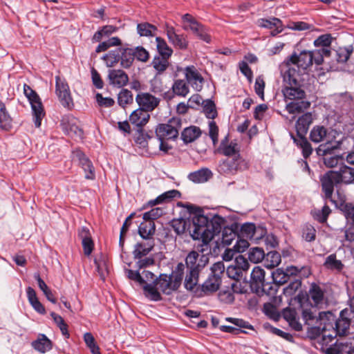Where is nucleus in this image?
Wrapping results in <instances>:
<instances>
[{
  "mask_svg": "<svg viewBox=\"0 0 354 354\" xmlns=\"http://www.w3.org/2000/svg\"><path fill=\"white\" fill-rule=\"evenodd\" d=\"M223 219L218 216H214L210 223L203 215L192 218L189 231L192 238L199 243L196 246L197 251L192 250L186 257L187 273L185 278L184 286L187 290L194 291L199 297L217 291L221 284V278L225 271L223 261L212 265L207 279L201 285H198L199 274L209 262V255H217L219 245L217 241H212L214 236L220 232Z\"/></svg>",
  "mask_w": 354,
  "mask_h": 354,
  "instance_id": "1",
  "label": "nucleus"
},
{
  "mask_svg": "<svg viewBox=\"0 0 354 354\" xmlns=\"http://www.w3.org/2000/svg\"><path fill=\"white\" fill-rule=\"evenodd\" d=\"M320 183L324 199L336 205L333 198L334 188L339 189L343 185L354 183V169L342 164L336 170L325 172L320 177Z\"/></svg>",
  "mask_w": 354,
  "mask_h": 354,
  "instance_id": "2",
  "label": "nucleus"
},
{
  "mask_svg": "<svg viewBox=\"0 0 354 354\" xmlns=\"http://www.w3.org/2000/svg\"><path fill=\"white\" fill-rule=\"evenodd\" d=\"M301 315L306 325L321 330L322 335L324 330L332 328L331 321H333V314L330 311L320 312L317 315L316 310L311 307L303 308Z\"/></svg>",
  "mask_w": 354,
  "mask_h": 354,
  "instance_id": "3",
  "label": "nucleus"
},
{
  "mask_svg": "<svg viewBox=\"0 0 354 354\" xmlns=\"http://www.w3.org/2000/svg\"><path fill=\"white\" fill-rule=\"evenodd\" d=\"M351 312L348 308H345L340 312L339 317L336 319L333 315V321H331V328H328L323 333V338L328 337L330 341L333 340L337 335H344L349 329L351 319Z\"/></svg>",
  "mask_w": 354,
  "mask_h": 354,
  "instance_id": "4",
  "label": "nucleus"
},
{
  "mask_svg": "<svg viewBox=\"0 0 354 354\" xmlns=\"http://www.w3.org/2000/svg\"><path fill=\"white\" fill-rule=\"evenodd\" d=\"M249 168L248 162L241 158L240 154L232 158L222 160L218 165V171L223 175H234L238 171H243Z\"/></svg>",
  "mask_w": 354,
  "mask_h": 354,
  "instance_id": "5",
  "label": "nucleus"
},
{
  "mask_svg": "<svg viewBox=\"0 0 354 354\" xmlns=\"http://www.w3.org/2000/svg\"><path fill=\"white\" fill-rule=\"evenodd\" d=\"M250 287L258 294L272 295L276 292V290L273 289L270 283L265 282V271L259 266H255L252 271Z\"/></svg>",
  "mask_w": 354,
  "mask_h": 354,
  "instance_id": "6",
  "label": "nucleus"
},
{
  "mask_svg": "<svg viewBox=\"0 0 354 354\" xmlns=\"http://www.w3.org/2000/svg\"><path fill=\"white\" fill-rule=\"evenodd\" d=\"M24 93L31 105L35 126L39 128L45 115L41 99L37 93L27 84L24 86Z\"/></svg>",
  "mask_w": 354,
  "mask_h": 354,
  "instance_id": "7",
  "label": "nucleus"
},
{
  "mask_svg": "<svg viewBox=\"0 0 354 354\" xmlns=\"http://www.w3.org/2000/svg\"><path fill=\"white\" fill-rule=\"evenodd\" d=\"M182 127L179 118H172L167 123L159 124L156 128V135L159 140H174L178 136Z\"/></svg>",
  "mask_w": 354,
  "mask_h": 354,
  "instance_id": "8",
  "label": "nucleus"
},
{
  "mask_svg": "<svg viewBox=\"0 0 354 354\" xmlns=\"http://www.w3.org/2000/svg\"><path fill=\"white\" fill-rule=\"evenodd\" d=\"M55 93L64 107L68 109H73L74 104L69 86L66 80L59 76L55 77Z\"/></svg>",
  "mask_w": 354,
  "mask_h": 354,
  "instance_id": "9",
  "label": "nucleus"
},
{
  "mask_svg": "<svg viewBox=\"0 0 354 354\" xmlns=\"http://www.w3.org/2000/svg\"><path fill=\"white\" fill-rule=\"evenodd\" d=\"M199 215L200 214L195 215L193 216V218L195 216H199ZM202 215L203 216V214H202ZM215 216H219V215H218V214H214L212 216L211 215L210 217L204 215L205 217L208 218V223H210V221L212 220V218ZM220 217H221V216H220ZM221 218L223 219V222L222 224V227L221 229V231H220V232L216 234L214 236L213 240L212 239V241H211V243H212V241L218 242V245H219V248H218L219 250H220V246L221 244L223 245V247L228 246L232 244V241L236 238L238 237L237 233L232 227H223V225L225 223V219L222 216H221Z\"/></svg>",
  "mask_w": 354,
  "mask_h": 354,
  "instance_id": "10",
  "label": "nucleus"
},
{
  "mask_svg": "<svg viewBox=\"0 0 354 354\" xmlns=\"http://www.w3.org/2000/svg\"><path fill=\"white\" fill-rule=\"evenodd\" d=\"M312 56L310 51L303 50L299 55L296 53L292 55L289 61L301 73L305 74L307 73L308 68L313 65Z\"/></svg>",
  "mask_w": 354,
  "mask_h": 354,
  "instance_id": "11",
  "label": "nucleus"
},
{
  "mask_svg": "<svg viewBox=\"0 0 354 354\" xmlns=\"http://www.w3.org/2000/svg\"><path fill=\"white\" fill-rule=\"evenodd\" d=\"M185 77L189 84L196 91H200L203 86L204 79L194 66H188L184 69Z\"/></svg>",
  "mask_w": 354,
  "mask_h": 354,
  "instance_id": "12",
  "label": "nucleus"
},
{
  "mask_svg": "<svg viewBox=\"0 0 354 354\" xmlns=\"http://www.w3.org/2000/svg\"><path fill=\"white\" fill-rule=\"evenodd\" d=\"M136 101L142 109L147 113L153 111L159 104L160 100L149 93H140L136 97Z\"/></svg>",
  "mask_w": 354,
  "mask_h": 354,
  "instance_id": "13",
  "label": "nucleus"
},
{
  "mask_svg": "<svg viewBox=\"0 0 354 354\" xmlns=\"http://www.w3.org/2000/svg\"><path fill=\"white\" fill-rule=\"evenodd\" d=\"M283 80L288 86H299V78L303 75L301 71L293 66L291 64L288 63L281 71Z\"/></svg>",
  "mask_w": 354,
  "mask_h": 354,
  "instance_id": "14",
  "label": "nucleus"
},
{
  "mask_svg": "<svg viewBox=\"0 0 354 354\" xmlns=\"http://www.w3.org/2000/svg\"><path fill=\"white\" fill-rule=\"evenodd\" d=\"M310 139L315 143L326 142L325 145H332L330 133L328 131V129L324 126H314L310 132Z\"/></svg>",
  "mask_w": 354,
  "mask_h": 354,
  "instance_id": "15",
  "label": "nucleus"
},
{
  "mask_svg": "<svg viewBox=\"0 0 354 354\" xmlns=\"http://www.w3.org/2000/svg\"><path fill=\"white\" fill-rule=\"evenodd\" d=\"M150 118V114L142 109H137L131 113L129 116V122L136 128L138 132H142L143 127L145 126Z\"/></svg>",
  "mask_w": 354,
  "mask_h": 354,
  "instance_id": "16",
  "label": "nucleus"
},
{
  "mask_svg": "<svg viewBox=\"0 0 354 354\" xmlns=\"http://www.w3.org/2000/svg\"><path fill=\"white\" fill-rule=\"evenodd\" d=\"M257 25L261 28L271 29V35L272 36H276L283 30V26L281 20L277 17L259 19L257 21Z\"/></svg>",
  "mask_w": 354,
  "mask_h": 354,
  "instance_id": "17",
  "label": "nucleus"
},
{
  "mask_svg": "<svg viewBox=\"0 0 354 354\" xmlns=\"http://www.w3.org/2000/svg\"><path fill=\"white\" fill-rule=\"evenodd\" d=\"M158 290L165 295H170L172 292L178 290L177 286L174 285V281L171 277L166 274H161L158 278L154 281Z\"/></svg>",
  "mask_w": 354,
  "mask_h": 354,
  "instance_id": "18",
  "label": "nucleus"
},
{
  "mask_svg": "<svg viewBox=\"0 0 354 354\" xmlns=\"http://www.w3.org/2000/svg\"><path fill=\"white\" fill-rule=\"evenodd\" d=\"M309 297L315 306H321L327 302L325 290L315 283H313L309 289Z\"/></svg>",
  "mask_w": 354,
  "mask_h": 354,
  "instance_id": "19",
  "label": "nucleus"
},
{
  "mask_svg": "<svg viewBox=\"0 0 354 354\" xmlns=\"http://www.w3.org/2000/svg\"><path fill=\"white\" fill-rule=\"evenodd\" d=\"M109 84L113 86L121 88L127 85L129 82L127 74L120 69H113L109 71Z\"/></svg>",
  "mask_w": 354,
  "mask_h": 354,
  "instance_id": "20",
  "label": "nucleus"
},
{
  "mask_svg": "<svg viewBox=\"0 0 354 354\" xmlns=\"http://www.w3.org/2000/svg\"><path fill=\"white\" fill-rule=\"evenodd\" d=\"M167 36L170 43L179 49L184 50L187 48L188 42L185 36L176 32L174 28L167 26L166 29Z\"/></svg>",
  "mask_w": 354,
  "mask_h": 354,
  "instance_id": "21",
  "label": "nucleus"
},
{
  "mask_svg": "<svg viewBox=\"0 0 354 354\" xmlns=\"http://www.w3.org/2000/svg\"><path fill=\"white\" fill-rule=\"evenodd\" d=\"M335 149H337V146H326L320 145L317 149V153L319 156H323L324 162L328 167L333 168L337 165L338 158L336 156H327L328 154H330L331 151Z\"/></svg>",
  "mask_w": 354,
  "mask_h": 354,
  "instance_id": "22",
  "label": "nucleus"
},
{
  "mask_svg": "<svg viewBox=\"0 0 354 354\" xmlns=\"http://www.w3.org/2000/svg\"><path fill=\"white\" fill-rule=\"evenodd\" d=\"M313 120V115L310 112L305 113L299 117L295 124L297 136H306Z\"/></svg>",
  "mask_w": 354,
  "mask_h": 354,
  "instance_id": "23",
  "label": "nucleus"
},
{
  "mask_svg": "<svg viewBox=\"0 0 354 354\" xmlns=\"http://www.w3.org/2000/svg\"><path fill=\"white\" fill-rule=\"evenodd\" d=\"M283 317L288 322L289 326L295 331L302 330V324L295 308H286L283 310Z\"/></svg>",
  "mask_w": 354,
  "mask_h": 354,
  "instance_id": "24",
  "label": "nucleus"
},
{
  "mask_svg": "<svg viewBox=\"0 0 354 354\" xmlns=\"http://www.w3.org/2000/svg\"><path fill=\"white\" fill-rule=\"evenodd\" d=\"M217 152L223 154L227 157H236V155L240 154L239 149L238 148V145L235 142H230L228 143V138L226 136L223 140H222L218 148L217 149Z\"/></svg>",
  "mask_w": 354,
  "mask_h": 354,
  "instance_id": "25",
  "label": "nucleus"
},
{
  "mask_svg": "<svg viewBox=\"0 0 354 354\" xmlns=\"http://www.w3.org/2000/svg\"><path fill=\"white\" fill-rule=\"evenodd\" d=\"M154 241L149 240L145 243H138L134 246L133 251V257L136 259H140L147 256L153 248Z\"/></svg>",
  "mask_w": 354,
  "mask_h": 354,
  "instance_id": "26",
  "label": "nucleus"
},
{
  "mask_svg": "<svg viewBox=\"0 0 354 354\" xmlns=\"http://www.w3.org/2000/svg\"><path fill=\"white\" fill-rule=\"evenodd\" d=\"M283 95L286 100L296 101L306 97L305 91L298 86H286L283 90Z\"/></svg>",
  "mask_w": 354,
  "mask_h": 354,
  "instance_id": "27",
  "label": "nucleus"
},
{
  "mask_svg": "<svg viewBox=\"0 0 354 354\" xmlns=\"http://www.w3.org/2000/svg\"><path fill=\"white\" fill-rule=\"evenodd\" d=\"M310 106V102L303 100L292 101L287 103L286 110L290 114H299L307 110Z\"/></svg>",
  "mask_w": 354,
  "mask_h": 354,
  "instance_id": "28",
  "label": "nucleus"
},
{
  "mask_svg": "<svg viewBox=\"0 0 354 354\" xmlns=\"http://www.w3.org/2000/svg\"><path fill=\"white\" fill-rule=\"evenodd\" d=\"M226 274L229 278L236 281L232 283V289L233 292L236 293L241 292V290L238 287V281L242 278L243 274L241 272V270L232 263L227 267Z\"/></svg>",
  "mask_w": 354,
  "mask_h": 354,
  "instance_id": "29",
  "label": "nucleus"
},
{
  "mask_svg": "<svg viewBox=\"0 0 354 354\" xmlns=\"http://www.w3.org/2000/svg\"><path fill=\"white\" fill-rule=\"evenodd\" d=\"M294 142L301 149L302 155L304 158H308L313 153V148L310 143L308 141L306 136H295L291 134Z\"/></svg>",
  "mask_w": 354,
  "mask_h": 354,
  "instance_id": "30",
  "label": "nucleus"
},
{
  "mask_svg": "<svg viewBox=\"0 0 354 354\" xmlns=\"http://www.w3.org/2000/svg\"><path fill=\"white\" fill-rule=\"evenodd\" d=\"M212 176V172L210 169L202 168L189 174L188 178L195 183H203L207 182Z\"/></svg>",
  "mask_w": 354,
  "mask_h": 354,
  "instance_id": "31",
  "label": "nucleus"
},
{
  "mask_svg": "<svg viewBox=\"0 0 354 354\" xmlns=\"http://www.w3.org/2000/svg\"><path fill=\"white\" fill-rule=\"evenodd\" d=\"M26 294L29 303L34 310L41 315L46 313V309L43 304L39 301L35 290L30 286L26 288Z\"/></svg>",
  "mask_w": 354,
  "mask_h": 354,
  "instance_id": "32",
  "label": "nucleus"
},
{
  "mask_svg": "<svg viewBox=\"0 0 354 354\" xmlns=\"http://www.w3.org/2000/svg\"><path fill=\"white\" fill-rule=\"evenodd\" d=\"M156 231V226L153 221H145L141 223L138 227L140 236L147 241L153 240L152 236Z\"/></svg>",
  "mask_w": 354,
  "mask_h": 354,
  "instance_id": "33",
  "label": "nucleus"
},
{
  "mask_svg": "<svg viewBox=\"0 0 354 354\" xmlns=\"http://www.w3.org/2000/svg\"><path fill=\"white\" fill-rule=\"evenodd\" d=\"M201 135V131L199 127L190 126L185 128L181 133V138L186 143H191L198 138Z\"/></svg>",
  "mask_w": 354,
  "mask_h": 354,
  "instance_id": "34",
  "label": "nucleus"
},
{
  "mask_svg": "<svg viewBox=\"0 0 354 354\" xmlns=\"http://www.w3.org/2000/svg\"><path fill=\"white\" fill-rule=\"evenodd\" d=\"M143 292L145 297L151 301H158L162 299L161 295L157 286L154 283V281L153 283L145 282L143 286Z\"/></svg>",
  "mask_w": 354,
  "mask_h": 354,
  "instance_id": "35",
  "label": "nucleus"
},
{
  "mask_svg": "<svg viewBox=\"0 0 354 354\" xmlns=\"http://www.w3.org/2000/svg\"><path fill=\"white\" fill-rule=\"evenodd\" d=\"M32 346L36 351L44 353L52 348V342L45 335L41 334L32 342Z\"/></svg>",
  "mask_w": 354,
  "mask_h": 354,
  "instance_id": "36",
  "label": "nucleus"
},
{
  "mask_svg": "<svg viewBox=\"0 0 354 354\" xmlns=\"http://www.w3.org/2000/svg\"><path fill=\"white\" fill-rule=\"evenodd\" d=\"M324 266L328 270L337 272H341L344 268L342 262L337 259L335 254H331L326 258Z\"/></svg>",
  "mask_w": 354,
  "mask_h": 354,
  "instance_id": "37",
  "label": "nucleus"
},
{
  "mask_svg": "<svg viewBox=\"0 0 354 354\" xmlns=\"http://www.w3.org/2000/svg\"><path fill=\"white\" fill-rule=\"evenodd\" d=\"M331 50H327L326 48H319L313 51H310L312 57V64L315 63L317 66L322 65L324 63V59L330 57Z\"/></svg>",
  "mask_w": 354,
  "mask_h": 354,
  "instance_id": "38",
  "label": "nucleus"
},
{
  "mask_svg": "<svg viewBox=\"0 0 354 354\" xmlns=\"http://www.w3.org/2000/svg\"><path fill=\"white\" fill-rule=\"evenodd\" d=\"M118 28L112 25L104 26L97 30L92 37V42H100L103 37H109L111 34L117 32Z\"/></svg>",
  "mask_w": 354,
  "mask_h": 354,
  "instance_id": "39",
  "label": "nucleus"
},
{
  "mask_svg": "<svg viewBox=\"0 0 354 354\" xmlns=\"http://www.w3.org/2000/svg\"><path fill=\"white\" fill-rule=\"evenodd\" d=\"M151 64L155 69L156 72V75L157 76L158 75H161L167 69L169 66V59L160 56H155Z\"/></svg>",
  "mask_w": 354,
  "mask_h": 354,
  "instance_id": "40",
  "label": "nucleus"
},
{
  "mask_svg": "<svg viewBox=\"0 0 354 354\" xmlns=\"http://www.w3.org/2000/svg\"><path fill=\"white\" fill-rule=\"evenodd\" d=\"M12 127V118L6 110L4 103L0 100V128L9 130Z\"/></svg>",
  "mask_w": 354,
  "mask_h": 354,
  "instance_id": "41",
  "label": "nucleus"
},
{
  "mask_svg": "<svg viewBox=\"0 0 354 354\" xmlns=\"http://www.w3.org/2000/svg\"><path fill=\"white\" fill-rule=\"evenodd\" d=\"M172 91L174 95L185 97L189 92L187 83L184 80H176L172 85Z\"/></svg>",
  "mask_w": 354,
  "mask_h": 354,
  "instance_id": "42",
  "label": "nucleus"
},
{
  "mask_svg": "<svg viewBox=\"0 0 354 354\" xmlns=\"http://www.w3.org/2000/svg\"><path fill=\"white\" fill-rule=\"evenodd\" d=\"M157 30L156 26L148 22L140 23L137 25V32L140 37H153Z\"/></svg>",
  "mask_w": 354,
  "mask_h": 354,
  "instance_id": "43",
  "label": "nucleus"
},
{
  "mask_svg": "<svg viewBox=\"0 0 354 354\" xmlns=\"http://www.w3.org/2000/svg\"><path fill=\"white\" fill-rule=\"evenodd\" d=\"M185 266H187L186 264L185 265L183 263H178L173 270L171 274L169 275L174 281V285L177 286L178 288L181 285L185 273Z\"/></svg>",
  "mask_w": 354,
  "mask_h": 354,
  "instance_id": "44",
  "label": "nucleus"
},
{
  "mask_svg": "<svg viewBox=\"0 0 354 354\" xmlns=\"http://www.w3.org/2000/svg\"><path fill=\"white\" fill-rule=\"evenodd\" d=\"M156 47L160 57L169 58L173 53V50L170 48L165 40L160 37L156 38Z\"/></svg>",
  "mask_w": 354,
  "mask_h": 354,
  "instance_id": "45",
  "label": "nucleus"
},
{
  "mask_svg": "<svg viewBox=\"0 0 354 354\" xmlns=\"http://www.w3.org/2000/svg\"><path fill=\"white\" fill-rule=\"evenodd\" d=\"M353 347L351 342L343 340L335 343V347L329 349V354H350Z\"/></svg>",
  "mask_w": 354,
  "mask_h": 354,
  "instance_id": "46",
  "label": "nucleus"
},
{
  "mask_svg": "<svg viewBox=\"0 0 354 354\" xmlns=\"http://www.w3.org/2000/svg\"><path fill=\"white\" fill-rule=\"evenodd\" d=\"M192 32L196 35L201 40L205 41L207 44L211 43L212 37L210 35V30L202 24L200 23L198 24V27H196Z\"/></svg>",
  "mask_w": 354,
  "mask_h": 354,
  "instance_id": "47",
  "label": "nucleus"
},
{
  "mask_svg": "<svg viewBox=\"0 0 354 354\" xmlns=\"http://www.w3.org/2000/svg\"><path fill=\"white\" fill-rule=\"evenodd\" d=\"M71 159L73 162H77L82 168L88 166L91 162L85 153L79 149L72 151Z\"/></svg>",
  "mask_w": 354,
  "mask_h": 354,
  "instance_id": "48",
  "label": "nucleus"
},
{
  "mask_svg": "<svg viewBox=\"0 0 354 354\" xmlns=\"http://www.w3.org/2000/svg\"><path fill=\"white\" fill-rule=\"evenodd\" d=\"M257 232V228L254 223H245L242 225L241 227V236L250 240L257 239L258 238L255 236V234Z\"/></svg>",
  "mask_w": 354,
  "mask_h": 354,
  "instance_id": "49",
  "label": "nucleus"
},
{
  "mask_svg": "<svg viewBox=\"0 0 354 354\" xmlns=\"http://www.w3.org/2000/svg\"><path fill=\"white\" fill-rule=\"evenodd\" d=\"M265 266L268 268H274L279 266L281 259L280 254L277 251H271L268 252L264 257Z\"/></svg>",
  "mask_w": 354,
  "mask_h": 354,
  "instance_id": "50",
  "label": "nucleus"
},
{
  "mask_svg": "<svg viewBox=\"0 0 354 354\" xmlns=\"http://www.w3.org/2000/svg\"><path fill=\"white\" fill-rule=\"evenodd\" d=\"M182 21L183 23V28L187 31H193L196 27H198L200 24L192 15L188 13L182 16Z\"/></svg>",
  "mask_w": 354,
  "mask_h": 354,
  "instance_id": "51",
  "label": "nucleus"
},
{
  "mask_svg": "<svg viewBox=\"0 0 354 354\" xmlns=\"http://www.w3.org/2000/svg\"><path fill=\"white\" fill-rule=\"evenodd\" d=\"M332 40L333 37L331 35H322L314 41V45L317 48H326L327 50H330Z\"/></svg>",
  "mask_w": 354,
  "mask_h": 354,
  "instance_id": "52",
  "label": "nucleus"
},
{
  "mask_svg": "<svg viewBox=\"0 0 354 354\" xmlns=\"http://www.w3.org/2000/svg\"><path fill=\"white\" fill-rule=\"evenodd\" d=\"M289 284L283 288V294L286 297H292L301 286L300 278L292 279Z\"/></svg>",
  "mask_w": 354,
  "mask_h": 354,
  "instance_id": "53",
  "label": "nucleus"
},
{
  "mask_svg": "<svg viewBox=\"0 0 354 354\" xmlns=\"http://www.w3.org/2000/svg\"><path fill=\"white\" fill-rule=\"evenodd\" d=\"M353 52L352 46L339 48L337 50L335 51V57L338 63H344L350 57Z\"/></svg>",
  "mask_w": 354,
  "mask_h": 354,
  "instance_id": "54",
  "label": "nucleus"
},
{
  "mask_svg": "<svg viewBox=\"0 0 354 354\" xmlns=\"http://www.w3.org/2000/svg\"><path fill=\"white\" fill-rule=\"evenodd\" d=\"M118 102L119 105L122 107L133 103V97L131 91L128 89H122L118 94Z\"/></svg>",
  "mask_w": 354,
  "mask_h": 354,
  "instance_id": "55",
  "label": "nucleus"
},
{
  "mask_svg": "<svg viewBox=\"0 0 354 354\" xmlns=\"http://www.w3.org/2000/svg\"><path fill=\"white\" fill-rule=\"evenodd\" d=\"M331 210L330 207L325 205L322 209H316L312 212L313 218L319 223H324L326 221Z\"/></svg>",
  "mask_w": 354,
  "mask_h": 354,
  "instance_id": "56",
  "label": "nucleus"
},
{
  "mask_svg": "<svg viewBox=\"0 0 354 354\" xmlns=\"http://www.w3.org/2000/svg\"><path fill=\"white\" fill-rule=\"evenodd\" d=\"M265 253L263 249L259 248H252L248 252L249 260L254 263H257L264 259Z\"/></svg>",
  "mask_w": 354,
  "mask_h": 354,
  "instance_id": "57",
  "label": "nucleus"
},
{
  "mask_svg": "<svg viewBox=\"0 0 354 354\" xmlns=\"http://www.w3.org/2000/svg\"><path fill=\"white\" fill-rule=\"evenodd\" d=\"M108 67H113L120 59V50H114L104 55L102 58Z\"/></svg>",
  "mask_w": 354,
  "mask_h": 354,
  "instance_id": "58",
  "label": "nucleus"
},
{
  "mask_svg": "<svg viewBox=\"0 0 354 354\" xmlns=\"http://www.w3.org/2000/svg\"><path fill=\"white\" fill-rule=\"evenodd\" d=\"M84 340L93 354H100V348L96 344L93 335L91 333H86Z\"/></svg>",
  "mask_w": 354,
  "mask_h": 354,
  "instance_id": "59",
  "label": "nucleus"
},
{
  "mask_svg": "<svg viewBox=\"0 0 354 354\" xmlns=\"http://www.w3.org/2000/svg\"><path fill=\"white\" fill-rule=\"evenodd\" d=\"M340 209L346 220L354 223V204L351 203L341 204Z\"/></svg>",
  "mask_w": 354,
  "mask_h": 354,
  "instance_id": "60",
  "label": "nucleus"
},
{
  "mask_svg": "<svg viewBox=\"0 0 354 354\" xmlns=\"http://www.w3.org/2000/svg\"><path fill=\"white\" fill-rule=\"evenodd\" d=\"M302 238L308 241H313L316 238V230L310 224H306L302 228Z\"/></svg>",
  "mask_w": 354,
  "mask_h": 354,
  "instance_id": "61",
  "label": "nucleus"
},
{
  "mask_svg": "<svg viewBox=\"0 0 354 354\" xmlns=\"http://www.w3.org/2000/svg\"><path fill=\"white\" fill-rule=\"evenodd\" d=\"M171 226L178 235H181L186 230L187 221L183 218L174 219L171 222Z\"/></svg>",
  "mask_w": 354,
  "mask_h": 354,
  "instance_id": "62",
  "label": "nucleus"
},
{
  "mask_svg": "<svg viewBox=\"0 0 354 354\" xmlns=\"http://www.w3.org/2000/svg\"><path fill=\"white\" fill-rule=\"evenodd\" d=\"M203 111L207 118L214 119L217 116L216 106L213 101L207 100L205 102Z\"/></svg>",
  "mask_w": 354,
  "mask_h": 354,
  "instance_id": "63",
  "label": "nucleus"
},
{
  "mask_svg": "<svg viewBox=\"0 0 354 354\" xmlns=\"http://www.w3.org/2000/svg\"><path fill=\"white\" fill-rule=\"evenodd\" d=\"M273 280L279 284H284L289 282L291 279L289 278L284 270L281 269H277L272 274Z\"/></svg>",
  "mask_w": 354,
  "mask_h": 354,
  "instance_id": "64",
  "label": "nucleus"
}]
</instances>
